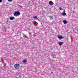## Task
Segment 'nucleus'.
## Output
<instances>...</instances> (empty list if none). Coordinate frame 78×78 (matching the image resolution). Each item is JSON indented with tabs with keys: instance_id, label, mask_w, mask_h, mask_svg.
<instances>
[{
	"instance_id": "obj_1",
	"label": "nucleus",
	"mask_w": 78,
	"mask_h": 78,
	"mask_svg": "<svg viewBox=\"0 0 78 78\" xmlns=\"http://www.w3.org/2000/svg\"><path fill=\"white\" fill-rule=\"evenodd\" d=\"M14 16H20V13L19 11H16L14 13Z\"/></svg>"
},
{
	"instance_id": "obj_2",
	"label": "nucleus",
	"mask_w": 78,
	"mask_h": 78,
	"mask_svg": "<svg viewBox=\"0 0 78 78\" xmlns=\"http://www.w3.org/2000/svg\"><path fill=\"white\" fill-rule=\"evenodd\" d=\"M15 68L16 69H19V67H20V66L18 64H16L14 65Z\"/></svg>"
},
{
	"instance_id": "obj_3",
	"label": "nucleus",
	"mask_w": 78,
	"mask_h": 78,
	"mask_svg": "<svg viewBox=\"0 0 78 78\" xmlns=\"http://www.w3.org/2000/svg\"><path fill=\"white\" fill-rule=\"evenodd\" d=\"M49 5H53V3L52 1H50L49 2Z\"/></svg>"
},
{
	"instance_id": "obj_4",
	"label": "nucleus",
	"mask_w": 78,
	"mask_h": 78,
	"mask_svg": "<svg viewBox=\"0 0 78 78\" xmlns=\"http://www.w3.org/2000/svg\"><path fill=\"white\" fill-rule=\"evenodd\" d=\"M62 44H63V42H59L58 43V45H62Z\"/></svg>"
},
{
	"instance_id": "obj_5",
	"label": "nucleus",
	"mask_w": 78,
	"mask_h": 78,
	"mask_svg": "<svg viewBox=\"0 0 78 78\" xmlns=\"http://www.w3.org/2000/svg\"><path fill=\"white\" fill-rule=\"evenodd\" d=\"M10 19L11 20H14V17H12V16L10 17Z\"/></svg>"
},
{
	"instance_id": "obj_6",
	"label": "nucleus",
	"mask_w": 78,
	"mask_h": 78,
	"mask_svg": "<svg viewBox=\"0 0 78 78\" xmlns=\"http://www.w3.org/2000/svg\"><path fill=\"white\" fill-rule=\"evenodd\" d=\"M58 37L59 39H62V36H61L60 35L58 36Z\"/></svg>"
},
{
	"instance_id": "obj_7",
	"label": "nucleus",
	"mask_w": 78,
	"mask_h": 78,
	"mask_svg": "<svg viewBox=\"0 0 78 78\" xmlns=\"http://www.w3.org/2000/svg\"><path fill=\"white\" fill-rule=\"evenodd\" d=\"M63 22L64 24H66V23H67V21H66V20H64L63 21Z\"/></svg>"
},
{
	"instance_id": "obj_8",
	"label": "nucleus",
	"mask_w": 78,
	"mask_h": 78,
	"mask_svg": "<svg viewBox=\"0 0 78 78\" xmlns=\"http://www.w3.org/2000/svg\"><path fill=\"white\" fill-rule=\"evenodd\" d=\"M49 17L50 20H53V16H49Z\"/></svg>"
},
{
	"instance_id": "obj_9",
	"label": "nucleus",
	"mask_w": 78,
	"mask_h": 78,
	"mask_svg": "<svg viewBox=\"0 0 78 78\" xmlns=\"http://www.w3.org/2000/svg\"><path fill=\"white\" fill-rule=\"evenodd\" d=\"M62 16H66V13L65 12H63L62 13Z\"/></svg>"
},
{
	"instance_id": "obj_10",
	"label": "nucleus",
	"mask_w": 78,
	"mask_h": 78,
	"mask_svg": "<svg viewBox=\"0 0 78 78\" xmlns=\"http://www.w3.org/2000/svg\"><path fill=\"white\" fill-rule=\"evenodd\" d=\"M59 9H60V10L61 11H62V7H59Z\"/></svg>"
},
{
	"instance_id": "obj_11",
	"label": "nucleus",
	"mask_w": 78,
	"mask_h": 78,
	"mask_svg": "<svg viewBox=\"0 0 78 78\" xmlns=\"http://www.w3.org/2000/svg\"><path fill=\"white\" fill-rule=\"evenodd\" d=\"M34 23L35 24H36V25H37V24H38V23H37V22L35 21H34Z\"/></svg>"
},
{
	"instance_id": "obj_12",
	"label": "nucleus",
	"mask_w": 78,
	"mask_h": 78,
	"mask_svg": "<svg viewBox=\"0 0 78 78\" xmlns=\"http://www.w3.org/2000/svg\"><path fill=\"white\" fill-rule=\"evenodd\" d=\"M33 17L34 19H38L37 18V16H34Z\"/></svg>"
},
{
	"instance_id": "obj_13",
	"label": "nucleus",
	"mask_w": 78,
	"mask_h": 78,
	"mask_svg": "<svg viewBox=\"0 0 78 78\" xmlns=\"http://www.w3.org/2000/svg\"><path fill=\"white\" fill-rule=\"evenodd\" d=\"M23 62L24 63H26V62H27V60L26 59L24 60L23 61Z\"/></svg>"
},
{
	"instance_id": "obj_14",
	"label": "nucleus",
	"mask_w": 78,
	"mask_h": 78,
	"mask_svg": "<svg viewBox=\"0 0 78 78\" xmlns=\"http://www.w3.org/2000/svg\"><path fill=\"white\" fill-rule=\"evenodd\" d=\"M55 57H56V55H55L54 54L53 55L52 58H55Z\"/></svg>"
},
{
	"instance_id": "obj_15",
	"label": "nucleus",
	"mask_w": 78,
	"mask_h": 78,
	"mask_svg": "<svg viewBox=\"0 0 78 78\" xmlns=\"http://www.w3.org/2000/svg\"><path fill=\"white\" fill-rule=\"evenodd\" d=\"M9 2H12V0H7Z\"/></svg>"
},
{
	"instance_id": "obj_16",
	"label": "nucleus",
	"mask_w": 78,
	"mask_h": 78,
	"mask_svg": "<svg viewBox=\"0 0 78 78\" xmlns=\"http://www.w3.org/2000/svg\"><path fill=\"white\" fill-rule=\"evenodd\" d=\"M2 0H0V3H2Z\"/></svg>"
},
{
	"instance_id": "obj_17",
	"label": "nucleus",
	"mask_w": 78,
	"mask_h": 78,
	"mask_svg": "<svg viewBox=\"0 0 78 78\" xmlns=\"http://www.w3.org/2000/svg\"><path fill=\"white\" fill-rule=\"evenodd\" d=\"M26 36H27L26 35H24L23 36V37H26Z\"/></svg>"
},
{
	"instance_id": "obj_18",
	"label": "nucleus",
	"mask_w": 78,
	"mask_h": 78,
	"mask_svg": "<svg viewBox=\"0 0 78 78\" xmlns=\"http://www.w3.org/2000/svg\"><path fill=\"white\" fill-rule=\"evenodd\" d=\"M63 12H66V11L65 10H64Z\"/></svg>"
},
{
	"instance_id": "obj_19",
	"label": "nucleus",
	"mask_w": 78,
	"mask_h": 78,
	"mask_svg": "<svg viewBox=\"0 0 78 78\" xmlns=\"http://www.w3.org/2000/svg\"><path fill=\"white\" fill-rule=\"evenodd\" d=\"M33 36H34V37H35V35L34 34L33 35Z\"/></svg>"
},
{
	"instance_id": "obj_20",
	"label": "nucleus",
	"mask_w": 78,
	"mask_h": 78,
	"mask_svg": "<svg viewBox=\"0 0 78 78\" xmlns=\"http://www.w3.org/2000/svg\"><path fill=\"white\" fill-rule=\"evenodd\" d=\"M51 73H53V72H51Z\"/></svg>"
},
{
	"instance_id": "obj_21",
	"label": "nucleus",
	"mask_w": 78,
	"mask_h": 78,
	"mask_svg": "<svg viewBox=\"0 0 78 78\" xmlns=\"http://www.w3.org/2000/svg\"><path fill=\"white\" fill-rule=\"evenodd\" d=\"M73 14H74V12H73Z\"/></svg>"
},
{
	"instance_id": "obj_22",
	"label": "nucleus",
	"mask_w": 78,
	"mask_h": 78,
	"mask_svg": "<svg viewBox=\"0 0 78 78\" xmlns=\"http://www.w3.org/2000/svg\"><path fill=\"white\" fill-rule=\"evenodd\" d=\"M16 78H18V77H16Z\"/></svg>"
}]
</instances>
